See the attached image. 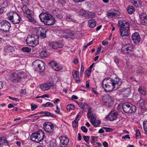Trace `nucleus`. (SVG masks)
I'll return each instance as SVG.
<instances>
[{"label": "nucleus", "instance_id": "f257e3e1", "mask_svg": "<svg viewBox=\"0 0 147 147\" xmlns=\"http://www.w3.org/2000/svg\"><path fill=\"white\" fill-rule=\"evenodd\" d=\"M121 82V79L118 77L112 79L110 78L104 79L102 82V85L105 90L107 92H111L115 88V86Z\"/></svg>", "mask_w": 147, "mask_h": 147}, {"label": "nucleus", "instance_id": "f03ea898", "mask_svg": "<svg viewBox=\"0 0 147 147\" xmlns=\"http://www.w3.org/2000/svg\"><path fill=\"white\" fill-rule=\"evenodd\" d=\"M118 25L119 28L121 35L122 36H127L129 32V24L126 20H119Z\"/></svg>", "mask_w": 147, "mask_h": 147}, {"label": "nucleus", "instance_id": "7ed1b4c3", "mask_svg": "<svg viewBox=\"0 0 147 147\" xmlns=\"http://www.w3.org/2000/svg\"><path fill=\"white\" fill-rule=\"evenodd\" d=\"M26 78V75L25 73L23 71L17 73L11 74L10 76L11 80L14 83H16L21 80L22 78Z\"/></svg>", "mask_w": 147, "mask_h": 147}, {"label": "nucleus", "instance_id": "20e7f679", "mask_svg": "<svg viewBox=\"0 0 147 147\" xmlns=\"http://www.w3.org/2000/svg\"><path fill=\"white\" fill-rule=\"evenodd\" d=\"M44 134L42 130L32 133L30 136L31 140L37 143L42 141L44 138Z\"/></svg>", "mask_w": 147, "mask_h": 147}, {"label": "nucleus", "instance_id": "39448f33", "mask_svg": "<svg viewBox=\"0 0 147 147\" xmlns=\"http://www.w3.org/2000/svg\"><path fill=\"white\" fill-rule=\"evenodd\" d=\"M38 39L37 35H28L26 39V44L30 46L34 47L39 44Z\"/></svg>", "mask_w": 147, "mask_h": 147}, {"label": "nucleus", "instance_id": "423d86ee", "mask_svg": "<svg viewBox=\"0 0 147 147\" xmlns=\"http://www.w3.org/2000/svg\"><path fill=\"white\" fill-rule=\"evenodd\" d=\"M122 108L123 111L126 113H132L136 110V107L129 103H124Z\"/></svg>", "mask_w": 147, "mask_h": 147}, {"label": "nucleus", "instance_id": "0eeeda50", "mask_svg": "<svg viewBox=\"0 0 147 147\" xmlns=\"http://www.w3.org/2000/svg\"><path fill=\"white\" fill-rule=\"evenodd\" d=\"M11 27L10 24L5 20H0V30L5 32H8Z\"/></svg>", "mask_w": 147, "mask_h": 147}, {"label": "nucleus", "instance_id": "6e6552de", "mask_svg": "<svg viewBox=\"0 0 147 147\" xmlns=\"http://www.w3.org/2000/svg\"><path fill=\"white\" fill-rule=\"evenodd\" d=\"M37 34L40 35V36L42 38L46 37V34L47 30V29H45L42 27L36 28Z\"/></svg>", "mask_w": 147, "mask_h": 147}, {"label": "nucleus", "instance_id": "1a4fd4ad", "mask_svg": "<svg viewBox=\"0 0 147 147\" xmlns=\"http://www.w3.org/2000/svg\"><path fill=\"white\" fill-rule=\"evenodd\" d=\"M43 127L45 131L49 133L52 132L54 127V126L51 123H44Z\"/></svg>", "mask_w": 147, "mask_h": 147}, {"label": "nucleus", "instance_id": "9d476101", "mask_svg": "<svg viewBox=\"0 0 147 147\" xmlns=\"http://www.w3.org/2000/svg\"><path fill=\"white\" fill-rule=\"evenodd\" d=\"M53 84L49 82H47L42 84L40 86L41 89L43 91L48 90L51 89H53Z\"/></svg>", "mask_w": 147, "mask_h": 147}, {"label": "nucleus", "instance_id": "9b49d317", "mask_svg": "<svg viewBox=\"0 0 147 147\" xmlns=\"http://www.w3.org/2000/svg\"><path fill=\"white\" fill-rule=\"evenodd\" d=\"M119 12L118 10L111 9L107 12V16L109 18H112L119 16Z\"/></svg>", "mask_w": 147, "mask_h": 147}, {"label": "nucleus", "instance_id": "f8f14e48", "mask_svg": "<svg viewBox=\"0 0 147 147\" xmlns=\"http://www.w3.org/2000/svg\"><path fill=\"white\" fill-rule=\"evenodd\" d=\"M39 17L41 21L44 23V21H46L53 17L51 14L44 13H41Z\"/></svg>", "mask_w": 147, "mask_h": 147}, {"label": "nucleus", "instance_id": "ddd939ff", "mask_svg": "<svg viewBox=\"0 0 147 147\" xmlns=\"http://www.w3.org/2000/svg\"><path fill=\"white\" fill-rule=\"evenodd\" d=\"M61 144L60 146L61 147H65L68 144L69 140L66 137L63 136L59 137Z\"/></svg>", "mask_w": 147, "mask_h": 147}, {"label": "nucleus", "instance_id": "4468645a", "mask_svg": "<svg viewBox=\"0 0 147 147\" xmlns=\"http://www.w3.org/2000/svg\"><path fill=\"white\" fill-rule=\"evenodd\" d=\"M118 115V114L117 112L112 111L106 117V119L111 121H113L117 119Z\"/></svg>", "mask_w": 147, "mask_h": 147}, {"label": "nucleus", "instance_id": "2eb2a0df", "mask_svg": "<svg viewBox=\"0 0 147 147\" xmlns=\"http://www.w3.org/2000/svg\"><path fill=\"white\" fill-rule=\"evenodd\" d=\"M131 38L134 42L136 44L139 43L140 40V36L139 33L137 32L134 33L131 36Z\"/></svg>", "mask_w": 147, "mask_h": 147}, {"label": "nucleus", "instance_id": "dca6fc26", "mask_svg": "<svg viewBox=\"0 0 147 147\" xmlns=\"http://www.w3.org/2000/svg\"><path fill=\"white\" fill-rule=\"evenodd\" d=\"M49 45L53 49H57L58 48H61L62 47V45L60 42H53L50 43Z\"/></svg>", "mask_w": 147, "mask_h": 147}, {"label": "nucleus", "instance_id": "f3484780", "mask_svg": "<svg viewBox=\"0 0 147 147\" xmlns=\"http://www.w3.org/2000/svg\"><path fill=\"white\" fill-rule=\"evenodd\" d=\"M22 9L24 13L28 16V18L29 17L32 16L33 13V11L29 9L26 6H23Z\"/></svg>", "mask_w": 147, "mask_h": 147}, {"label": "nucleus", "instance_id": "a211bd4d", "mask_svg": "<svg viewBox=\"0 0 147 147\" xmlns=\"http://www.w3.org/2000/svg\"><path fill=\"white\" fill-rule=\"evenodd\" d=\"M39 114H44L43 116H44L51 117L53 118H56V115H55L54 114H52L47 111H41L40 112V113H35L34 115H32L31 116H33L34 115H38Z\"/></svg>", "mask_w": 147, "mask_h": 147}, {"label": "nucleus", "instance_id": "6ab92c4d", "mask_svg": "<svg viewBox=\"0 0 147 147\" xmlns=\"http://www.w3.org/2000/svg\"><path fill=\"white\" fill-rule=\"evenodd\" d=\"M20 21V17L19 14L17 13H15L14 17L11 22L13 24H18L19 23Z\"/></svg>", "mask_w": 147, "mask_h": 147}, {"label": "nucleus", "instance_id": "aec40b11", "mask_svg": "<svg viewBox=\"0 0 147 147\" xmlns=\"http://www.w3.org/2000/svg\"><path fill=\"white\" fill-rule=\"evenodd\" d=\"M55 22V18L53 17L46 21H44V24L50 26L53 25Z\"/></svg>", "mask_w": 147, "mask_h": 147}, {"label": "nucleus", "instance_id": "412c9836", "mask_svg": "<svg viewBox=\"0 0 147 147\" xmlns=\"http://www.w3.org/2000/svg\"><path fill=\"white\" fill-rule=\"evenodd\" d=\"M78 74L79 72L77 71H75L74 72L72 73L73 77L77 83H79L80 82V80Z\"/></svg>", "mask_w": 147, "mask_h": 147}, {"label": "nucleus", "instance_id": "4be33fe9", "mask_svg": "<svg viewBox=\"0 0 147 147\" xmlns=\"http://www.w3.org/2000/svg\"><path fill=\"white\" fill-rule=\"evenodd\" d=\"M96 118L91 119L90 122L91 124L95 127L98 126L100 123V121L99 120H96Z\"/></svg>", "mask_w": 147, "mask_h": 147}, {"label": "nucleus", "instance_id": "5701e85b", "mask_svg": "<svg viewBox=\"0 0 147 147\" xmlns=\"http://www.w3.org/2000/svg\"><path fill=\"white\" fill-rule=\"evenodd\" d=\"M96 21L94 19L89 20L88 22L89 26L91 28H93L96 25Z\"/></svg>", "mask_w": 147, "mask_h": 147}, {"label": "nucleus", "instance_id": "b1692460", "mask_svg": "<svg viewBox=\"0 0 147 147\" xmlns=\"http://www.w3.org/2000/svg\"><path fill=\"white\" fill-rule=\"evenodd\" d=\"M39 64H40V65H38L36 69H39L41 71H44L45 69V63L42 61L40 60Z\"/></svg>", "mask_w": 147, "mask_h": 147}, {"label": "nucleus", "instance_id": "393cba45", "mask_svg": "<svg viewBox=\"0 0 147 147\" xmlns=\"http://www.w3.org/2000/svg\"><path fill=\"white\" fill-rule=\"evenodd\" d=\"M87 116L88 118L92 119L93 117L94 118H96L95 114L92 113V108L90 107L88 108Z\"/></svg>", "mask_w": 147, "mask_h": 147}, {"label": "nucleus", "instance_id": "a878e982", "mask_svg": "<svg viewBox=\"0 0 147 147\" xmlns=\"http://www.w3.org/2000/svg\"><path fill=\"white\" fill-rule=\"evenodd\" d=\"M80 105L79 106L82 109H83L82 111L83 112H86V109L87 108L88 105L85 103L82 102L80 103Z\"/></svg>", "mask_w": 147, "mask_h": 147}, {"label": "nucleus", "instance_id": "bb28decb", "mask_svg": "<svg viewBox=\"0 0 147 147\" xmlns=\"http://www.w3.org/2000/svg\"><path fill=\"white\" fill-rule=\"evenodd\" d=\"M131 3L136 7H138L141 4L140 0H130Z\"/></svg>", "mask_w": 147, "mask_h": 147}, {"label": "nucleus", "instance_id": "cd10ccee", "mask_svg": "<svg viewBox=\"0 0 147 147\" xmlns=\"http://www.w3.org/2000/svg\"><path fill=\"white\" fill-rule=\"evenodd\" d=\"M15 13H17L16 12L12 11L8 13V18L9 20L12 21L14 17V15H15Z\"/></svg>", "mask_w": 147, "mask_h": 147}, {"label": "nucleus", "instance_id": "c85d7f7f", "mask_svg": "<svg viewBox=\"0 0 147 147\" xmlns=\"http://www.w3.org/2000/svg\"><path fill=\"white\" fill-rule=\"evenodd\" d=\"M9 4V2L8 0H5L3 2L0 3V6L2 8H5L7 7Z\"/></svg>", "mask_w": 147, "mask_h": 147}, {"label": "nucleus", "instance_id": "c756f323", "mask_svg": "<svg viewBox=\"0 0 147 147\" xmlns=\"http://www.w3.org/2000/svg\"><path fill=\"white\" fill-rule=\"evenodd\" d=\"M62 67L58 65L57 63H56L54 66L53 67V69L55 71H58L62 69Z\"/></svg>", "mask_w": 147, "mask_h": 147}, {"label": "nucleus", "instance_id": "7c9ffc66", "mask_svg": "<svg viewBox=\"0 0 147 147\" xmlns=\"http://www.w3.org/2000/svg\"><path fill=\"white\" fill-rule=\"evenodd\" d=\"M135 10L134 7L132 6H129L127 8V10L128 13L130 14L132 13Z\"/></svg>", "mask_w": 147, "mask_h": 147}, {"label": "nucleus", "instance_id": "2f4dec72", "mask_svg": "<svg viewBox=\"0 0 147 147\" xmlns=\"http://www.w3.org/2000/svg\"><path fill=\"white\" fill-rule=\"evenodd\" d=\"M8 142L5 137L0 138V145L7 144Z\"/></svg>", "mask_w": 147, "mask_h": 147}, {"label": "nucleus", "instance_id": "473e14b6", "mask_svg": "<svg viewBox=\"0 0 147 147\" xmlns=\"http://www.w3.org/2000/svg\"><path fill=\"white\" fill-rule=\"evenodd\" d=\"M40 61V60H36L34 61L33 63V67L35 68V69H36L38 66L40 65V64H39Z\"/></svg>", "mask_w": 147, "mask_h": 147}, {"label": "nucleus", "instance_id": "72a5a7b5", "mask_svg": "<svg viewBox=\"0 0 147 147\" xmlns=\"http://www.w3.org/2000/svg\"><path fill=\"white\" fill-rule=\"evenodd\" d=\"M13 48L11 46H7L5 49V51L6 52H12L14 51Z\"/></svg>", "mask_w": 147, "mask_h": 147}, {"label": "nucleus", "instance_id": "f704fd0d", "mask_svg": "<svg viewBox=\"0 0 147 147\" xmlns=\"http://www.w3.org/2000/svg\"><path fill=\"white\" fill-rule=\"evenodd\" d=\"M139 16L141 22L142 21L144 20L145 19L147 18V14L145 13H142Z\"/></svg>", "mask_w": 147, "mask_h": 147}, {"label": "nucleus", "instance_id": "c9c22d12", "mask_svg": "<svg viewBox=\"0 0 147 147\" xmlns=\"http://www.w3.org/2000/svg\"><path fill=\"white\" fill-rule=\"evenodd\" d=\"M145 105V101H143L140 103L139 107L140 108L142 109L146 110V107Z\"/></svg>", "mask_w": 147, "mask_h": 147}, {"label": "nucleus", "instance_id": "e433bc0d", "mask_svg": "<svg viewBox=\"0 0 147 147\" xmlns=\"http://www.w3.org/2000/svg\"><path fill=\"white\" fill-rule=\"evenodd\" d=\"M67 111H70L71 110H74L75 109V106L72 104L68 105L66 107Z\"/></svg>", "mask_w": 147, "mask_h": 147}, {"label": "nucleus", "instance_id": "4c0bfd02", "mask_svg": "<svg viewBox=\"0 0 147 147\" xmlns=\"http://www.w3.org/2000/svg\"><path fill=\"white\" fill-rule=\"evenodd\" d=\"M138 91L141 94L145 95L146 94L145 91L142 89L141 86H140L138 89Z\"/></svg>", "mask_w": 147, "mask_h": 147}, {"label": "nucleus", "instance_id": "58836bf2", "mask_svg": "<svg viewBox=\"0 0 147 147\" xmlns=\"http://www.w3.org/2000/svg\"><path fill=\"white\" fill-rule=\"evenodd\" d=\"M65 19L68 22L73 21L72 16L69 14H67Z\"/></svg>", "mask_w": 147, "mask_h": 147}, {"label": "nucleus", "instance_id": "ea45409f", "mask_svg": "<svg viewBox=\"0 0 147 147\" xmlns=\"http://www.w3.org/2000/svg\"><path fill=\"white\" fill-rule=\"evenodd\" d=\"M67 36L71 38H74L76 37L75 35L72 32H68Z\"/></svg>", "mask_w": 147, "mask_h": 147}, {"label": "nucleus", "instance_id": "a19ab883", "mask_svg": "<svg viewBox=\"0 0 147 147\" xmlns=\"http://www.w3.org/2000/svg\"><path fill=\"white\" fill-rule=\"evenodd\" d=\"M22 50L26 52H30L31 51V49L27 47H24L22 48Z\"/></svg>", "mask_w": 147, "mask_h": 147}, {"label": "nucleus", "instance_id": "79ce46f5", "mask_svg": "<svg viewBox=\"0 0 147 147\" xmlns=\"http://www.w3.org/2000/svg\"><path fill=\"white\" fill-rule=\"evenodd\" d=\"M125 49L128 53H130V51H132L133 47L132 46H129V47L125 48Z\"/></svg>", "mask_w": 147, "mask_h": 147}, {"label": "nucleus", "instance_id": "37998d69", "mask_svg": "<svg viewBox=\"0 0 147 147\" xmlns=\"http://www.w3.org/2000/svg\"><path fill=\"white\" fill-rule=\"evenodd\" d=\"M42 106L44 107H52L53 105L50 102H47L46 104H43Z\"/></svg>", "mask_w": 147, "mask_h": 147}, {"label": "nucleus", "instance_id": "c03bdc74", "mask_svg": "<svg viewBox=\"0 0 147 147\" xmlns=\"http://www.w3.org/2000/svg\"><path fill=\"white\" fill-rule=\"evenodd\" d=\"M40 55L41 57H45L47 56L48 55L46 51H43L40 53Z\"/></svg>", "mask_w": 147, "mask_h": 147}, {"label": "nucleus", "instance_id": "a18cd8bd", "mask_svg": "<svg viewBox=\"0 0 147 147\" xmlns=\"http://www.w3.org/2000/svg\"><path fill=\"white\" fill-rule=\"evenodd\" d=\"M143 127L145 134L147 135V122L143 123Z\"/></svg>", "mask_w": 147, "mask_h": 147}, {"label": "nucleus", "instance_id": "49530a36", "mask_svg": "<svg viewBox=\"0 0 147 147\" xmlns=\"http://www.w3.org/2000/svg\"><path fill=\"white\" fill-rule=\"evenodd\" d=\"M57 63L55 61H50L48 63L49 65L51 66L52 68L53 69V67L54 66L55 64H56V63Z\"/></svg>", "mask_w": 147, "mask_h": 147}, {"label": "nucleus", "instance_id": "de8ad7c7", "mask_svg": "<svg viewBox=\"0 0 147 147\" xmlns=\"http://www.w3.org/2000/svg\"><path fill=\"white\" fill-rule=\"evenodd\" d=\"M123 91L125 92L126 94H128L130 92V89L129 88H124L123 89Z\"/></svg>", "mask_w": 147, "mask_h": 147}, {"label": "nucleus", "instance_id": "09e8293b", "mask_svg": "<svg viewBox=\"0 0 147 147\" xmlns=\"http://www.w3.org/2000/svg\"><path fill=\"white\" fill-rule=\"evenodd\" d=\"M63 11L61 10L59 13H58V15L56 16L59 19H62L63 18V16L62 15Z\"/></svg>", "mask_w": 147, "mask_h": 147}, {"label": "nucleus", "instance_id": "8fccbe9b", "mask_svg": "<svg viewBox=\"0 0 147 147\" xmlns=\"http://www.w3.org/2000/svg\"><path fill=\"white\" fill-rule=\"evenodd\" d=\"M114 61L116 64H118L119 63V59L118 57L116 56H114L113 58Z\"/></svg>", "mask_w": 147, "mask_h": 147}, {"label": "nucleus", "instance_id": "3c124183", "mask_svg": "<svg viewBox=\"0 0 147 147\" xmlns=\"http://www.w3.org/2000/svg\"><path fill=\"white\" fill-rule=\"evenodd\" d=\"M72 123L73 127H76L78 125V121L74 120L73 121Z\"/></svg>", "mask_w": 147, "mask_h": 147}, {"label": "nucleus", "instance_id": "603ef678", "mask_svg": "<svg viewBox=\"0 0 147 147\" xmlns=\"http://www.w3.org/2000/svg\"><path fill=\"white\" fill-rule=\"evenodd\" d=\"M103 128L107 132H111L113 131V129L110 127H103Z\"/></svg>", "mask_w": 147, "mask_h": 147}, {"label": "nucleus", "instance_id": "864d4df0", "mask_svg": "<svg viewBox=\"0 0 147 147\" xmlns=\"http://www.w3.org/2000/svg\"><path fill=\"white\" fill-rule=\"evenodd\" d=\"M31 110L32 111L34 110L35 109H36L38 106L37 105L34 104V103H32L31 105Z\"/></svg>", "mask_w": 147, "mask_h": 147}, {"label": "nucleus", "instance_id": "5fc2aeb1", "mask_svg": "<svg viewBox=\"0 0 147 147\" xmlns=\"http://www.w3.org/2000/svg\"><path fill=\"white\" fill-rule=\"evenodd\" d=\"M79 14L80 15H82V16H83V15H85L86 17L87 16V14H85V11L84 10H82H82H80L79 11Z\"/></svg>", "mask_w": 147, "mask_h": 147}, {"label": "nucleus", "instance_id": "6e6d98bb", "mask_svg": "<svg viewBox=\"0 0 147 147\" xmlns=\"http://www.w3.org/2000/svg\"><path fill=\"white\" fill-rule=\"evenodd\" d=\"M136 137L138 138V137L140 135V130L138 129H136Z\"/></svg>", "mask_w": 147, "mask_h": 147}, {"label": "nucleus", "instance_id": "4d7b16f0", "mask_svg": "<svg viewBox=\"0 0 147 147\" xmlns=\"http://www.w3.org/2000/svg\"><path fill=\"white\" fill-rule=\"evenodd\" d=\"M81 129L85 133H87L88 131V129L85 126H82L81 127Z\"/></svg>", "mask_w": 147, "mask_h": 147}, {"label": "nucleus", "instance_id": "13d9d810", "mask_svg": "<svg viewBox=\"0 0 147 147\" xmlns=\"http://www.w3.org/2000/svg\"><path fill=\"white\" fill-rule=\"evenodd\" d=\"M49 95L47 94H45L43 95H42L40 96H38L36 97V98H45V97H47L48 98H49Z\"/></svg>", "mask_w": 147, "mask_h": 147}, {"label": "nucleus", "instance_id": "bf43d9fd", "mask_svg": "<svg viewBox=\"0 0 147 147\" xmlns=\"http://www.w3.org/2000/svg\"><path fill=\"white\" fill-rule=\"evenodd\" d=\"M50 147H57L56 143L55 142H53L52 141L50 142Z\"/></svg>", "mask_w": 147, "mask_h": 147}, {"label": "nucleus", "instance_id": "052dcab7", "mask_svg": "<svg viewBox=\"0 0 147 147\" xmlns=\"http://www.w3.org/2000/svg\"><path fill=\"white\" fill-rule=\"evenodd\" d=\"M83 138L84 141L86 142H87L90 139V137L89 136H83Z\"/></svg>", "mask_w": 147, "mask_h": 147}, {"label": "nucleus", "instance_id": "680f3d73", "mask_svg": "<svg viewBox=\"0 0 147 147\" xmlns=\"http://www.w3.org/2000/svg\"><path fill=\"white\" fill-rule=\"evenodd\" d=\"M61 10L58 9H56L53 11V13L54 15H55L57 13H59Z\"/></svg>", "mask_w": 147, "mask_h": 147}, {"label": "nucleus", "instance_id": "e2e57ef3", "mask_svg": "<svg viewBox=\"0 0 147 147\" xmlns=\"http://www.w3.org/2000/svg\"><path fill=\"white\" fill-rule=\"evenodd\" d=\"M91 138H92V141H91V143L92 144H93L94 145L95 144L94 143L95 142L94 141L95 139V138H96L97 137L96 136H92Z\"/></svg>", "mask_w": 147, "mask_h": 147}, {"label": "nucleus", "instance_id": "0e129e2a", "mask_svg": "<svg viewBox=\"0 0 147 147\" xmlns=\"http://www.w3.org/2000/svg\"><path fill=\"white\" fill-rule=\"evenodd\" d=\"M130 138L129 136L128 135H125L123 136L122 137V139H124V140H125L126 138L129 139Z\"/></svg>", "mask_w": 147, "mask_h": 147}, {"label": "nucleus", "instance_id": "69168bd1", "mask_svg": "<svg viewBox=\"0 0 147 147\" xmlns=\"http://www.w3.org/2000/svg\"><path fill=\"white\" fill-rule=\"evenodd\" d=\"M91 72V70L90 69L87 70L86 71V74L88 76H89L90 75V73Z\"/></svg>", "mask_w": 147, "mask_h": 147}, {"label": "nucleus", "instance_id": "338daca9", "mask_svg": "<svg viewBox=\"0 0 147 147\" xmlns=\"http://www.w3.org/2000/svg\"><path fill=\"white\" fill-rule=\"evenodd\" d=\"M81 117V115H79L78 114L76 116L75 120L78 121L80 120Z\"/></svg>", "mask_w": 147, "mask_h": 147}, {"label": "nucleus", "instance_id": "774afa93", "mask_svg": "<svg viewBox=\"0 0 147 147\" xmlns=\"http://www.w3.org/2000/svg\"><path fill=\"white\" fill-rule=\"evenodd\" d=\"M29 17L30 18L28 19L29 21L32 22H35V20H34V19L32 17V16Z\"/></svg>", "mask_w": 147, "mask_h": 147}]
</instances>
